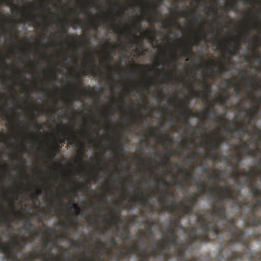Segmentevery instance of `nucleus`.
<instances>
[{
  "label": "nucleus",
  "mask_w": 261,
  "mask_h": 261,
  "mask_svg": "<svg viewBox=\"0 0 261 261\" xmlns=\"http://www.w3.org/2000/svg\"><path fill=\"white\" fill-rule=\"evenodd\" d=\"M179 170L184 175V178L185 180H188L190 182L193 179V176L191 172H188L186 170L182 168H179Z\"/></svg>",
  "instance_id": "24"
},
{
  "label": "nucleus",
  "mask_w": 261,
  "mask_h": 261,
  "mask_svg": "<svg viewBox=\"0 0 261 261\" xmlns=\"http://www.w3.org/2000/svg\"><path fill=\"white\" fill-rule=\"evenodd\" d=\"M172 154H172V151H170V150L168 149L166 152L167 157H166V160H165V161H161L160 162V164L163 166L169 165V160L171 156L172 155Z\"/></svg>",
  "instance_id": "29"
},
{
  "label": "nucleus",
  "mask_w": 261,
  "mask_h": 261,
  "mask_svg": "<svg viewBox=\"0 0 261 261\" xmlns=\"http://www.w3.org/2000/svg\"><path fill=\"white\" fill-rule=\"evenodd\" d=\"M79 81L77 82V83H76V86L79 87V88H82V89H81V90H79L80 92H82V93L83 94L84 93H88V92L87 90H86L85 89H84V87H83V85L82 83V80H81V79L80 78V77L79 76Z\"/></svg>",
  "instance_id": "36"
},
{
  "label": "nucleus",
  "mask_w": 261,
  "mask_h": 261,
  "mask_svg": "<svg viewBox=\"0 0 261 261\" xmlns=\"http://www.w3.org/2000/svg\"><path fill=\"white\" fill-rule=\"evenodd\" d=\"M15 201L14 200H11L10 206L11 208L12 214H13L14 215H16L17 213H16V207L15 206Z\"/></svg>",
  "instance_id": "44"
},
{
  "label": "nucleus",
  "mask_w": 261,
  "mask_h": 261,
  "mask_svg": "<svg viewBox=\"0 0 261 261\" xmlns=\"http://www.w3.org/2000/svg\"><path fill=\"white\" fill-rule=\"evenodd\" d=\"M97 243L100 245V247L99 248V251H98V254L100 256L101 254V247H105V244L103 243V242L101 241H99L97 242Z\"/></svg>",
  "instance_id": "62"
},
{
  "label": "nucleus",
  "mask_w": 261,
  "mask_h": 261,
  "mask_svg": "<svg viewBox=\"0 0 261 261\" xmlns=\"http://www.w3.org/2000/svg\"><path fill=\"white\" fill-rule=\"evenodd\" d=\"M138 196H141V198H136L134 199V201L137 204H140V205L145 206L148 203L149 195H145L142 192H140L137 193Z\"/></svg>",
  "instance_id": "18"
},
{
  "label": "nucleus",
  "mask_w": 261,
  "mask_h": 261,
  "mask_svg": "<svg viewBox=\"0 0 261 261\" xmlns=\"http://www.w3.org/2000/svg\"><path fill=\"white\" fill-rule=\"evenodd\" d=\"M234 148L235 149H242L243 151L245 152L247 155H250L253 157L255 156L254 153L250 149V146L249 144H248L247 142H242L241 145H236Z\"/></svg>",
  "instance_id": "20"
},
{
  "label": "nucleus",
  "mask_w": 261,
  "mask_h": 261,
  "mask_svg": "<svg viewBox=\"0 0 261 261\" xmlns=\"http://www.w3.org/2000/svg\"><path fill=\"white\" fill-rule=\"evenodd\" d=\"M39 253L42 254L44 261H62L60 257H55L54 254L49 253V252H48L49 257H47L45 254L42 253L41 249L39 250ZM23 255L24 261H33L34 259H36L38 257L36 254L23 253Z\"/></svg>",
  "instance_id": "6"
},
{
  "label": "nucleus",
  "mask_w": 261,
  "mask_h": 261,
  "mask_svg": "<svg viewBox=\"0 0 261 261\" xmlns=\"http://www.w3.org/2000/svg\"><path fill=\"white\" fill-rule=\"evenodd\" d=\"M168 244H171L172 245L174 246V247H177V246L179 245L178 243V236L176 234L170 238L168 241Z\"/></svg>",
  "instance_id": "25"
},
{
  "label": "nucleus",
  "mask_w": 261,
  "mask_h": 261,
  "mask_svg": "<svg viewBox=\"0 0 261 261\" xmlns=\"http://www.w3.org/2000/svg\"><path fill=\"white\" fill-rule=\"evenodd\" d=\"M167 231L168 235H167L166 234H165L163 232L166 238L168 237H172V236L175 235L176 234L175 227H172L171 224H169L168 227L167 228Z\"/></svg>",
  "instance_id": "27"
},
{
  "label": "nucleus",
  "mask_w": 261,
  "mask_h": 261,
  "mask_svg": "<svg viewBox=\"0 0 261 261\" xmlns=\"http://www.w3.org/2000/svg\"><path fill=\"white\" fill-rule=\"evenodd\" d=\"M252 110H250L247 108H243V111L245 112L246 114L248 115V122H249L251 121H253V120L255 119L256 118V113L259 111V107H256L255 106L253 105L252 106Z\"/></svg>",
  "instance_id": "14"
},
{
  "label": "nucleus",
  "mask_w": 261,
  "mask_h": 261,
  "mask_svg": "<svg viewBox=\"0 0 261 261\" xmlns=\"http://www.w3.org/2000/svg\"><path fill=\"white\" fill-rule=\"evenodd\" d=\"M251 193L253 195V197L256 200V203H250L247 199H244L242 201V206H246L249 208V213L251 217V221H249L248 214L244 217L243 221L244 227L246 228L250 226H258L261 225V217H256L255 210L256 207H261V199L259 198L261 196V190L257 187H253L251 188ZM244 246V249L241 254V258H236L232 259V261L242 260V259L247 258L251 261H261V251L258 253L250 250V242L249 241V251L246 250Z\"/></svg>",
  "instance_id": "1"
},
{
  "label": "nucleus",
  "mask_w": 261,
  "mask_h": 261,
  "mask_svg": "<svg viewBox=\"0 0 261 261\" xmlns=\"http://www.w3.org/2000/svg\"><path fill=\"white\" fill-rule=\"evenodd\" d=\"M208 115H212L214 118H216L217 116V112L214 109H212V105H209L208 108L205 112H200L196 115V117L200 118L203 121L208 118Z\"/></svg>",
  "instance_id": "12"
},
{
  "label": "nucleus",
  "mask_w": 261,
  "mask_h": 261,
  "mask_svg": "<svg viewBox=\"0 0 261 261\" xmlns=\"http://www.w3.org/2000/svg\"><path fill=\"white\" fill-rule=\"evenodd\" d=\"M211 93V86L208 84H205L203 90L200 91H193L192 96L207 99Z\"/></svg>",
  "instance_id": "10"
},
{
  "label": "nucleus",
  "mask_w": 261,
  "mask_h": 261,
  "mask_svg": "<svg viewBox=\"0 0 261 261\" xmlns=\"http://www.w3.org/2000/svg\"><path fill=\"white\" fill-rule=\"evenodd\" d=\"M119 213V210L118 208H114L113 211H111L110 213V215L111 217V221L114 222L115 224V230L117 231H119L120 229V227L118 224L121 223L120 218L119 216H118Z\"/></svg>",
  "instance_id": "13"
},
{
  "label": "nucleus",
  "mask_w": 261,
  "mask_h": 261,
  "mask_svg": "<svg viewBox=\"0 0 261 261\" xmlns=\"http://www.w3.org/2000/svg\"><path fill=\"white\" fill-rule=\"evenodd\" d=\"M224 84L226 85L227 87H229L230 85L236 86L238 85V82L237 81V78H234L233 80H227V79H225L224 80Z\"/></svg>",
  "instance_id": "28"
},
{
  "label": "nucleus",
  "mask_w": 261,
  "mask_h": 261,
  "mask_svg": "<svg viewBox=\"0 0 261 261\" xmlns=\"http://www.w3.org/2000/svg\"><path fill=\"white\" fill-rule=\"evenodd\" d=\"M178 56L176 53H173L171 58V62L173 67H175V64L177 63L178 61Z\"/></svg>",
  "instance_id": "40"
},
{
  "label": "nucleus",
  "mask_w": 261,
  "mask_h": 261,
  "mask_svg": "<svg viewBox=\"0 0 261 261\" xmlns=\"http://www.w3.org/2000/svg\"><path fill=\"white\" fill-rule=\"evenodd\" d=\"M40 221L42 223V227L45 228V229H46L48 233H55L56 230L54 229V228L50 227L45 226V225L44 224V223L43 222V220L42 219L40 220Z\"/></svg>",
  "instance_id": "41"
},
{
  "label": "nucleus",
  "mask_w": 261,
  "mask_h": 261,
  "mask_svg": "<svg viewBox=\"0 0 261 261\" xmlns=\"http://www.w3.org/2000/svg\"><path fill=\"white\" fill-rule=\"evenodd\" d=\"M134 251H135L134 249V245L133 246L132 248L129 250H125L124 249H123L122 250L120 251V254L121 255L122 258L124 257H130L131 255L133 254Z\"/></svg>",
  "instance_id": "22"
},
{
  "label": "nucleus",
  "mask_w": 261,
  "mask_h": 261,
  "mask_svg": "<svg viewBox=\"0 0 261 261\" xmlns=\"http://www.w3.org/2000/svg\"><path fill=\"white\" fill-rule=\"evenodd\" d=\"M134 249L137 252L136 255L140 258V261H149L150 257H156L160 254L167 258V255L165 252L159 251L158 248L153 245L152 246V249L148 253V248H144L142 250H140V247L137 244H134Z\"/></svg>",
  "instance_id": "2"
},
{
  "label": "nucleus",
  "mask_w": 261,
  "mask_h": 261,
  "mask_svg": "<svg viewBox=\"0 0 261 261\" xmlns=\"http://www.w3.org/2000/svg\"><path fill=\"white\" fill-rule=\"evenodd\" d=\"M238 129L241 131L244 134H246L248 133V129L246 126L245 125L243 122L240 123Z\"/></svg>",
  "instance_id": "37"
},
{
  "label": "nucleus",
  "mask_w": 261,
  "mask_h": 261,
  "mask_svg": "<svg viewBox=\"0 0 261 261\" xmlns=\"http://www.w3.org/2000/svg\"><path fill=\"white\" fill-rule=\"evenodd\" d=\"M241 195V192L240 191V194L238 196V197H237V198L236 199V200H235L234 201H236V205L239 208V210H242V202H239V201L237 200L238 197Z\"/></svg>",
  "instance_id": "54"
},
{
  "label": "nucleus",
  "mask_w": 261,
  "mask_h": 261,
  "mask_svg": "<svg viewBox=\"0 0 261 261\" xmlns=\"http://www.w3.org/2000/svg\"><path fill=\"white\" fill-rule=\"evenodd\" d=\"M81 23L80 20L76 19L75 21L72 24V27L74 29H76L77 27L80 25Z\"/></svg>",
  "instance_id": "64"
},
{
  "label": "nucleus",
  "mask_w": 261,
  "mask_h": 261,
  "mask_svg": "<svg viewBox=\"0 0 261 261\" xmlns=\"http://www.w3.org/2000/svg\"><path fill=\"white\" fill-rule=\"evenodd\" d=\"M131 33V29L130 27L126 28L125 29L123 32V34L126 35L127 36L130 38Z\"/></svg>",
  "instance_id": "55"
},
{
  "label": "nucleus",
  "mask_w": 261,
  "mask_h": 261,
  "mask_svg": "<svg viewBox=\"0 0 261 261\" xmlns=\"http://www.w3.org/2000/svg\"><path fill=\"white\" fill-rule=\"evenodd\" d=\"M228 98V96L224 97L223 95H219L218 97V100L221 101L222 103H226Z\"/></svg>",
  "instance_id": "46"
},
{
  "label": "nucleus",
  "mask_w": 261,
  "mask_h": 261,
  "mask_svg": "<svg viewBox=\"0 0 261 261\" xmlns=\"http://www.w3.org/2000/svg\"><path fill=\"white\" fill-rule=\"evenodd\" d=\"M98 27L99 25L97 23L92 22L88 25V30H90L91 28H92L94 30H97Z\"/></svg>",
  "instance_id": "48"
},
{
  "label": "nucleus",
  "mask_w": 261,
  "mask_h": 261,
  "mask_svg": "<svg viewBox=\"0 0 261 261\" xmlns=\"http://www.w3.org/2000/svg\"><path fill=\"white\" fill-rule=\"evenodd\" d=\"M182 261H201V258L198 257H192L190 259L184 258Z\"/></svg>",
  "instance_id": "63"
},
{
  "label": "nucleus",
  "mask_w": 261,
  "mask_h": 261,
  "mask_svg": "<svg viewBox=\"0 0 261 261\" xmlns=\"http://www.w3.org/2000/svg\"><path fill=\"white\" fill-rule=\"evenodd\" d=\"M14 0H0V5L4 4L7 6L12 7L13 6Z\"/></svg>",
  "instance_id": "42"
},
{
  "label": "nucleus",
  "mask_w": 261,
  "mask_h": 261,
  "mask_svg": "<svg viewBox=\"0 0 261 261\" xmlns=\"http://www.w3.org/2000/svg\"><path fill=\"white\" fill-rule=\"evenodd\" d=\"M113 150L115 152L122 153L123 150V146L117 142L116 147H115Z\"/></svg>",
  "instance_id": "43"
},
{
  "label": "nucleus",
  "mask_w": 261,
  "mask_h": 261,
  "mask_svg": "<svg viewBox=\"0 0 261 261\" xmlns=\"http://www.w3.org/2000/svg\"><path fill=\"white\" fill-rule=\"evenodd\" d=\"M187 248L185 247H180L177 250V256L179 258H184L185 257V252Z\"/></svg>",
  "instance_id": "32"
},
{
  "label": "nucleus",
  "mask_w": 261,
  "mask_h": 261,
  "mask_svg": "<svg viewBox=\"0 0 261 261\" xmlns=\"http://www.w3.org/2000/svg\"><path fill=\"white\" fill-rule=\"evenodd\" d=\"M178 213H177L176 216H174V217L171 220L170 224L173 227L178 228L180 229V230H182L185 233H187V228L182 226L181 224V216L176 217Z\"/></svg>",
  "instance_id": "17"
},
{
  "label": "nucleus",
  "mask_w": 261,
  "mask_h": 261,
  "mask_svg": "<svg viewBox=\"0 0 261 261\" xmlns=\"http://www.w3.org/2000/svg\"><path fill=\"white\" fill-rule=\"evenodd\" d=\"M132 66L134 67L133 69V71L136 73H137V72H138V70H137L138 67H140L142 69L143 68V66H141V65L132 64Z\"/></svg>",
  "instance_id": "61"
},
{
  "label": "nucleus",
  "mask_w": 261,
  "mask_h": 261,
  "mask_svg": "<svg viewBox=\"0 0 261 261\" xmlns=\"http://www.w3.org/2000/svg\"><path fill=\"white\" fill-rule=\"evenodd\" d=\"M158 6L155 5V4H153L152 6V7L151 8V9H149L150 11V12H152L153 13H154L156 14H159V12L158 11Z\"/></svg>",
  "instance_id": "57"
},
{
  "label": "nucleus",
  "mask_w": 261,
  "mask_h": 261,
  "mask_svg": "<svg viewBox=\"0 0 261 261\" xmlns=\"http://www.w3.org/2000/svg\"><path fill=\"white\" fill-rule=\"evenodd\" d=\"M105 22L108 23V25L109 27L110 30H114L115 33H117V28L114 25H113V24H112L111 22H110L108 19H106Z\"/></svg>",
  "instance_id": "47"
},
{
  "label": "nucleus",
  "mask_w": 261,
  "mask_h": 261,
  "mask_svg": "<svg viewBox=\"0 0 261 261\" xmlns=\"http://www.w3.org/2000/svg\"><path fill=\"white\" fill-rule=\"evenodd\" d=\"M157 246L161 247L163 250H167L168 248V245L167 244L165 243L164 241L159 240L157 241Z\"/></svg>",
  "instance_id": "35"
},
{
  "label": "nucleus",
  "mask_w": 261,
  "mask_h": 261,
  "mask_svg": "<svg viewBox=\"0 0 261 261\" xmlns=\"http://www.w3.org/2000/svg\"><path fill=\"white\" fill-rule=\"evenodd\" d=\"M160 193L162 194L165 197H170L172 199L175 198V194L174 192H171L170 190H161L160 191Z\"/></svg>",
  "instance_id": "30"
},
{
  "label": "nucleus",
  "mask_w": 261,
  "mask_h": 261,
  "mask_svg": "<svg viewBox=\"0 0 261 261\" xmlns=\"http://www.w3.org/2000/svg\"><path fill=\"white\" fill-rule=\"evenodd\" d=\"M174 14H175V15H176L177 17V16H179L180 15V16H181L182 17H187L189 16V15H190V12L187 11V10H184V11L181 12L180 14L179 13H178L177 10L175 9Z\"/></svg>",
  "instance_id": "38"
},
{
  "label": "nucleus",
  "mask_w": 261,
  "mask_h": 261,
  "mask_svg": "<svg viewBox=\"0 0 261 261\" xmlns=\"http://www.w3.org/2000/svg\"><path fill=\"white\" fill-rule=\"evenodd\" d=\"M56 225H62V226L65 227L66 228H68L69 227V224L67 223H63L62 221H57L55 223Z\"/></svg>",
  "instance_id": "56"
},
{
  "label": "nucleus",
  "mask_w": 261,
  "mask_h": 261,
  "mask_svg": "<svg viewBox=\"0 0 261 261\" xmlns=\"http://www.w3.org/2000/svg\"><path fill=\"white\" fill-rule=\"evenodd\" d=\"M234 156L236 160L233 163L229 161V166L231 167L233 175L236 179L238 182L240 181V177H241V172L239 170V166L240 162L243 160V156L242 152H239L236 154Z\"/></svg>",
  "instance_id": "7"
},
{
  "label": "nucleus",
  "mask_w": 261,
  "mask_h": 261,
  "mask_svg": "<svg viewBox=\"0 0 261 261\" xmlns=\"http://www.w3.org/2000/svg\"><path fill=\"white\" fill-rule=\"evenodd\" d=\"M39 17V16L36 17V16L34 15H30V16L27 17V20L31 22L33 24H38L39 25L40 24L38 23L36 20L37 17Z\"/></svg>",
  "instance_id": "34"
},
{
  "label": "nucleus",
  "mask_w": 261,
  "mask_h": 261,
  "mask_svg": "<svg viewBox=\"0 0 261 261\" xmlns=\"http://www.w3.org/2000/svg\"><path fill=\"white\" fill-rule=\"evenodd\" d=\"M72 245L73 248H80L83 246V244L78 241H72Z\"/></svg>",
  "instance_id": "49"
},
{
  "label": "nucleus",
  "mask_w": 261,
  "mask_h": 261,
  "mask_svg": "<svg viewBox=\"0 0 261 261\" xmlns=\"http://www.w3.org/2000/svg\"><path fill=\"white\" fill-rule=\"evenodd\" d=\"M225 138H222L219 141L216 142V139H213L212 136L208 137V141H206L204 143L207 146V149H209V147H211V150H208L207 152V156L211 159L214 160H220L221 159H223L225 162H228L229 159L227 156H219L213 151H216L219 149L222 142L224 141Z\"/></svg>",
  "instance_id": "3"
},
{
  "label": "nucleus",
  "mask_w": 261,
  "mask_h": 261,
  "mask_svg": "<svg viewBox=\"0 0 261 261\" xmlns=\"http://www.w3.org/2000/svg\"><path fill=\"white\" fill-rule=\"evenodd\" d=\"M258 167L256 165L254 168L251 167L248 173V182H250L251 188L255 187L254 185L255 182V176H257L258 173Z\"/></svg>",
  "instance_id": "16"
},
{
  "label": "nucleus",
  "mask_w": 261,
  "mask_h": 261,
  "mask_svg": "<svg viewBox=\"0 0 261 261\" xmlns=\"http://www.w3.org/2000/svg\"><path fill=\"white\" fill-rule=\"evenodd\" d=\"M212 63L215 66H216V65H218L219 70L221 73H224V72L228 71V67L225 66V65L222 63H220L217 64L216 62H215V61H212Z\"/></svg>",
  "instance_id": "26"
},
{
  "label": "nucleus",
  "mask_w": 261,
  "mask_h": 261,
  "mask_svg": "<svg viewBox=\"0 0 261 261\" xmlns=\"http://www.w3.org/2000/svg\"><path fill=\"white\" fill-rule=\"evenodd\" d=\"M0 248L3 249L5 252L8 255L9 259H11L12 261H19V258L17 257V254L16 252L13 251V247L11 246L10 245H0Z\"/></svg>",
  "instance_id": "11"
},
{
  "label": "nucleus",
  "mask_w": 261,
  "mask_h": 261,
  "mask_svg": "<svg viewBox=\"0 0 261 261\" xmlns=\"http://www.w3.org/2000/svg\"><path fill=\"white\" fill-rule=\"evenodd\" d=\"M65 139L61 140L60 141L57 142L55 145V149L57 152H59L60 149L62 148L61 143L64 142Z\"/></svg>",
  "instance_id": "45"
},
{
  "label": "nucleus",
  "mask_w": 261,
  "mask_h": 261,
  "mask_svg": "<svg viewBox=\"0 0 261 261\" xmlns=\"http://www.w3.org/2000/svg\"><path fill=\"white\" fill-rule=\"evenodd\" d=\"M110 244L112 247H116L117 245V241L115 238H112L110 241Z\"/></svg>",
  "instance_id": "53"
},
{
  "label": "nucleus",
  "mask_w": 261,
  "mask_h": 261,
  "mask_svg": "<svg viewBox=\"0 0 261 261\" xmlns=\"http://www.w3.org/2000/svg\"><path fill=\"white\" fill-rule=\"evenodd\" d=\"M213 42L214 43L219 44L220 47H224L226 49V54L229 55L230 57L234 56L240 47V44L238 42H235L233 44V48L232 49H229V47L227 46V42L224 38H221L220 40L213 39Z\"/></svg>",
  "instance_id": "5"
},
{
  "label": "nucleus",
  "mask_w": 261,
  "mask_h": 261,
  "mask_svg": "<svg viewBox=\"0 0 261 261\" xmlns=\"http://www.w3.org/2000/svg\"><path fill=\"white\" fill-rule=\"evenodd\" d=\"M193 44L192 43H190L187 45V47H184L182 52L185 57L190 56V55H192L194 53L192 51Z\"/></svg>",
  "instance_id": "23"
},
{
  "label": "nucleus",
  "mask_w": 261,
  "mask_h": 261,
  "mask_svg": "<svg viewBox=\"0 0 261 261\" xmlns=\"http://www.w3.org/2000/svg\"><path fill=\"white\" fill-rule=\"evenodd\" d=\"M229 8L232 10H237L238 9V3L237 0H234V3L232 4L229 5Z\"/></svg>",
  "instance_id": "52"
},
{
  "label": "nucleus",
  "mask_w": 261,
  "mask_h": 261,
  "mask_svg": "<svg viewBox=\"0 0 261 261\" xmlns=\"http://www.w3.org/2000/svg\"><path fill=\"white\" fill-rule=\"evenodd\" d=\"M179 205L182 207L180 210V212L183 215H190L192 214L194 206L190 205V204L187 205L184 201H180L179 202Z\"/></svg>",
  "instance_id": "19"
},
{
  "label": "nucleus",
  "mask_w": 261,
  "mask_h": 261,
  "mask_svg": "<svg viewBox=\"0 0 261 261\" xmlns=\"http://www.w3.org/2000/svg\"><path fill=\"white\" fill-rule=\"evenodd\" d=\"M253 58L255 60H259L261 63V56L258 51H257L256 53L253 55Z\"/></svg>",
  "instance_id": "60"
},
{
  "label": "nucleus",
  "mask_w": 261,
  "mask_h": 261,
  "mask_svg": "<svg viewBox=\"0 0 261 261\" xmlns=\"http://www.w3.org/2000/svg\"><path fill=\"white\" fill-rule=\"evenodd\" d=\"M61 33H66L68 32V22L61 26Z\"/></svg>",
  "instance_id": "51"
},
{
  "label": "nucleus",
  "mask_w": 261,
  "mask_h": 261,
  "mask_svg": "<svg viewBox=\"0 0 261 261\" xmlns=\"http://www.w3.org/2000/svg\"><path fill=\"white\" fill-rule=\"evenodd\" d=\"M86 61L90 65L91 74L93 75L94 76H99L100 79H103L104 76L102 71L100 70L99 69L97 68L96 65L92 62L91 61L87 59V58L86 59Z\"/></svg>",
  "instance_id": "15"
},
{
  "label": "nucleus",
  "mask_w": 261,
  "mask_h": 261,
  "mask_svg": "<svg viewBox=\"0 0 261 261\" xmlns=\"http://www.w3.org/2000/svg\"><path fill=\"white\" fill-rule=\"evenodd\" d=\"M44 241H45L44 247H47V246L50 245V249H51L52 248V245L50 244H51V239L50 238H46L45 239Z\"/></svg>",
  "instance_id": "58"
},
{
  "label": "nucleus",
  "mask_w": 261,
  "mask_h": 261,
  "mask_svg": "<svg viewBox=\"0 0 261 261\" xmlns=\"http://www.w3.org/2000/svg\"><path fill=\"white\" fill-rule=\"evenodd\" d=\"M63 134L65 139L68 140L69 144H74L76 147H80V149H79L77 151L79 154L78 159L80 162H82L83 156L85 150V143L77 138V135L74 134V133H72L70 135L66 126H63Z\"/></svg>",
  "instance_id": "4"
},
{
  "label": "nucleus",
  "mask_w": 261,
  "mask_h": 261,
  "mask_svg": "<svg viewBox=\"0 0 261 261\" xmlns=\"http://www.w3.org/2000/svg\"><path fill=\"white\" fill-rule=\"evenodd\" d=\"M158 198L160 200L161 203H162L164 205L163 207V210H169L173 216H175L176 215L177 213V207L178 206H180L179 205V203L177 204L175 202V199H172V200L170 202V207H169V206L167 204V201L165 199L164 197L159 196Z\"/></svg>",
  "instance_id": "8"
},
{
  "label": "nucleus",
  "mask_w": 261,
  "mask_h": 261,
  "mask_svg": "<svg viewBox=\"0 0 261 261\" xmlns=\"http://www.w3.org/2000/svg\"><path fill=\"white\" fill-rule=\"evenodd\" d=\"M196 185L198 187H201L199 190L198 195H193L187 200L188 204H190L193 206H195V204L198 202V196L202 193H206L205 187H207L206 184L200 181L196 182Z\"/></svg>",
  "instance_id": "9"
},
{
  "label": "nucleus",
  "mask_w": 261,
  "mask_h": 261,
  "mask_svg": "<svg viewBox=\"0 0 261 261\" xmlns=\"http://www.w3.org/2000/svg\"><path fill=\"white\" fill-rule=\"evenodd\" d=\"M219 173H216L215 174V179L217 180V182H220L222 180V178L221 176V174L225 173L226 172L224 170H220L219 171Z\"/></svg>",
  "instance_id": "31"
},
{
  "label": "nucleus",
  "mask_w": 261,
  "mask_h": 261,
  "mask_svg": "<svg viewBox=\"0 0 261 261\" xmlns=\"http://www.w3.org/2000/svg\"><path fill=\"white\" fill-rule=\"evenodd\" d=\"M241 172V176H244L247 178V181L248 182V172L246 171L245 169H243L241 170V171H240Z\"/></svg>",
  "instance_id": "59"
},
{
  "label": "nucleus",
  "mask_w": 261,
  "mask_h": 261,
  "mask_svg": "<svg viewBox=\"0 0 261 261\" xmlns=\"http://www.w3.org/2000/svg\"><path fill=\"white\" fill-rule=\"evenodd\" d=\"M145 35L146 37L150 38L152 40H156L154 30H153V31L146 30L145 31Z\"/></svg>",
  "instance_id": "33"
},
{
  "label": "nucleus",
  "mask_w": 261,
  "mask_h": 261,
  "mask_svg": "<svg viewBox=\"0 0 261 261\" xmlns=\"http://www.w3.org/2000/svg\"><path fill=\"white\" fill-rule=\"evenodd\" d=\"M42 192V191L41 189H39V188H37L36 189L35 193L32 194V196L34 198H38V196L41 194Z\"/></svg>",
  "instance_id": "50"
},
{
  "label": "nucleus",
  "mask_w": 261,
  "mask_h": 261,
  "mask_svg": "<svg viewBox=\"0 0 261 261\" xmlns=\"http://www.w3.org/2000/svg\"><path fill=\"white\" fill-rule=\"evenodd\" d=\"M184 108H186V106L182 107ZM180 114L183 115L184 118L185 119L184 124L185 125H190L189 122V119H190V116L192 115L190 111L186 109L185 110L180 112Z\"/></svg>",
  "instance_id": "21"
},
{
  "label": "nucleus",
  "mask_w": 261,
  "mask_h": 261,
  "mask_svg": "<svg viewBox=\"0 0 261 261\" xmlns=\"http://www.w3.org/2000/svg\"><path fill=\"white\" fill-rule=\"evenodd\" d=\"M71 210H75L77 214H80L81 211H82L80 207L78 206V205L75 203H72L71 204V206L70 208V211Z\"/></svg>",
  "instance_id": "39"
}]
</instances>
